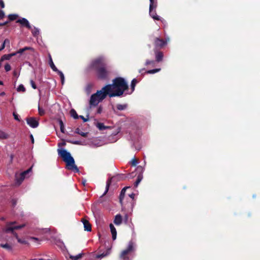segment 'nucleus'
Masks as SVG:
<instances>
[{"label":"nucleus","mask_w":260,"mask_h":260,"mask_svg":"<svg viewBox=\"0 0 260 260\" xmlns=\"http://www.w3.org/2000/svg\"><path fill=\"white\" fill-rule=\"evenodd\" d=\"M145 69H140L139 71V72L141 74H143L144 73V71Z\"/></svg>","instance_id":"obj_62"},{"label":"nucleus","mask_w":260,"mask_h":260,"mask_svg":"<svg viewBox=\"0 0 260 260\" xmlns=\"http://www.w3.org/2000/svg\"><path fill=\"white\" fill-rule=\"evenodd\" d=\"M30 85L31 86V87L34 89H37V87L35 84V83L34 82V81L32 80H31L30 81Z\"/></svg>","instance_id":"obj_48"},{"label":"nucleus","mask_w":260,"mask_h":260,"mask_svg":"<svg viewBox=\"0 0 260 260\" xmlns=\"http://www.w3.org/2000/svg\"><path fill=\"white\" fill-rule=\"evenodd\" d=\"M60 131L62 133H64L65 132V129H64V125L61 126L60 127Z\"/></svg>","instance_id":"obj_54"},{"label":"nucleus","mask_w":260,"mask_h":260,"mask_svg":"<svg viewBox=\"0 0 260 260\" xmlns=\"http://www.w3.org/2000/svg\"><path fill=\"white\" fill-rule=\"evenodd\" d=\"M125 178H126V177L124 175L121 174H117V175L113 176L112 177L109 178L107 181L106 189H105L104 193L103 194L102 196H105L107 193V192L108 191V190H109V186L113 180H123V179H124Z\"/></svg>","instance_id":"obj_7"},{"label":"nucleus","mask_w":260,"mask_h":260,"mask_svg":"<svg viewBox=\"0 0 260 260\" xmlns=\"http://www.w3.org/2000/svg\"><path fill=\"white\" fill-rule=\"evenodd\" d=\"M27 50L34 51V49L31 47H25L19 49L17 51L10 53L11 57L16 55L17 54H22L24 52Z\"/></svg>","instance_id":"obj_12"},{"label":"nucleus","mask_w":260,"mask_h":260,"mask_svg":"<svg viewBox=\"0 0 260 260\" xmlns=\"http://www.w3.org/2000/svg\"><path fill=\"white\" fill-rule=\"evenodd\" d=\"M49 64L50 65V68L53 71L57 72L59 71L54 65L50 55H49Z\"/></svg>","instance_id":"obj_22"},{"label":"nucleus","mask_w":260,"mask_h":260,"mask_svg":"<svg viewBox=\"0 0 260 260\" xmlns=\"http://www.w3.org/2000/svg\"><path fill=\"white\" fill-rule=\"evenodd\" d=\"M109 253H110L109 250H107L106 252H103L102 254H98L96 255V258L101 259V258L107 256L108 255H109Z\"/></svg>","instance_id":"obj_32"},{"label":"nucleus","mask_w":260,"mask_h":260,"mask_svg":"<svg viewBox=\"0 0 260 260\" xmlns=\"http://www.w3.org/2000/svg\"><path fill=\"white\" fill-rule=\"evenodd\" d=\"M103 111V107L102 106H100L97 109V113L101 114Z\"/></svg>","instance_id":"obj_50"},{"label":"nucleus","mask_w":260,"mask_h":260,"mask_svg":"<svg viewBox=\"0 0 260 260\" xmlns=\"http://www.w3.org/2000/svg\"><path fill=\"white\" fill-rule=\"evenodd\" d=\"M17 91L18 92H20V91L24 92L25 91V88L24 86H23V85L20 84L17 88Z\"/></svg>","instance_id":"obj_43"},{"label":"nucleus","mask_w":260,"mask_h":260,"mask_svg":"<svg viewBox=\"0 0 260 260\" xmlns=\"http://www.w3.org/2000/svg\"><path fill=\"white\" fill-rule=\"evenodd\" d=\"M82 256V254L79 253L76 255H71L70 258L73 260H78Z\"/></svg>","instance_id":"obj_41"},{"label":"nucleus","mask_w":260,"mask_h":260,"mask_svg":"<svg viewBox=\"0 0 260 260\" xmlns=\"http://www.w3.org/2000/svg\"><path fill=\"white\" fill-rule=\"evenodd\" d=\"M38 111L40 115L42 116L45 114V111L42 108H41L40 106L38 107Z\"/></svg>","instance_id":"obj_45"},{"label":"nucleus","mask_w":260,"mask_h":260,"mask_svg":"<svg viewBox=\"0 0 260 260\" xmlns=\"http://www.w3.org/2000/svg\"><path fill=\"white\" fill-rule=\"evenodd\" d=\"M142 178H143V176H142V175L141 174H139L138 176L137 180H136V181L134 183V186H135V187H137L138 186V185H139L140 182L141 181Z\"/></svg>","instance_id":"obj_30"},{"label":"nucleus","mask_w":260,"mask_h":260,"mask_svg":"<svg viewBox=\"0 0 260 260\" xmlns=\"http://www.w3.org/2000/svg\"><path fill=\"white\" fill-rule=\"evenodd\" d=\"M69 142L75 145H89L90 147L98 146L96 144L93 143V140L84 141L83 142L81 141H70Z\"/></svg>","instance_id":"obj_10"},{"label":"nucleus","mask_w":260,"mask_h":260,"mask_svg":"<svg viewBox=\"0 0 260 260\" xmlns=\"http://www.w3.org/2000/svg\"><path fill=\"white\" fill-rule=\"evenodd\" d=\"M129 188V187H128V186L125 187L121 190L120 196H119V202L121 203V204H122V200L124 199L125 191H126V189Z\"/></svg>","instance_id":"obj_23"},{"label":"nucleus","mask_w":260,"mask_h":260,"mask_svg":"<svg viewBox=\"0 0 260 260\" xmlns=\"http://www.w3.org/2000/svg\"><path fill=\"white\" fill-rule=\"evenodd\" d=\"M9 137V135L5 133L4 131L0 130V139H7Z\"/></svg>","instance_id":"obj_27"},{"label":"nucleus","mask_w":260,"mask_h":260,"mask_svg":"<svg viewBox=\"0 0 260 260\" xmlns=\"http://www.w3.org/2000/svg\"><path fill=\"white\" fill-rule=\"evenodd\" d=\"M8 23V21H7L6 22H4L3 23H0V26H4V25H5L6 24H7V23Z\"/></svg>","instance_id":"obj_61"},{"label":"nucleus","mask_w":260,"mask_h":260,"mask_svg":"<svg viewBox=\"0 0 260 260\" xmlns=\"http://www.w3.org/2000/svg\"><path fill=\"white\" fill-rule=\"evenodd\" d=\"M164 41H165V42H167V44L168 42L170 41V38L168 36H167V37H166L165 40H164Z\"/></svg>","instance_id":"obj_60"},{"label":"nucleus","mask_w":260,"mask_h":260,"mask_svg":"<svg viewBox=\"0 0 260 260\" xmlns=\"http://www.w3.org/2000/svg\"><path fill=\"white\" fill-rule=\"evenodd\" d=\"M32 167L24 172L21 173L20 174H16L15 175V184L16 185H20L26 177V175L31 172Z\"/></svg>","instance_id":"obj_8"},{"label":"nucleus","mask_w":260,"mask_h":260,"mask_svg":"<svg viewBox=\"0 0 260 260\" xmlns=\"http://www.w3.org/2000/svg\"><path fill=\"white\" fill-rule=\"evenodd\" d=\"M127 107L126 104H117L116 106L117 109L119 111H123L125 110Z\"/></svg>","instance_id":"obj_26"},{"label":"nucleus","mask_w":260,"mask_h":260,"mask_svg":"<svg viewBox=\"0 0 260 260\" xmlns=\"http://www.w3.org/2000/svg\"><path fill=\"white\" fill-rule=\"evenodd\" d=\"M11 56L10 54H5L1 58V61H4L5 60H10L11 58Z\"/></svg>","instance_id":"obj_38"},{"label":"nucleus","mask_w":260,"mask_h":260,"mask_svg":"<svg viewBox=\"0 0 260 260\" xmlns=\"http://www.w3.org/2000/svg\"><path fill=\"white\" fill-rule=\"evenodd\" d=\"M136 249V244L132 240L129 241L127 248L122 250L120 254V258L122 260H132L126 255L129 253L135 251Z\"/></svg>","instance_id":"obj_6"},{"label":"nucleus","mask_w":260,"mask_h":260,"mask_svg":"<svg viewBox=\"0 0 260 260\" xmlns=\"http://www.w3.org/2000/svg\"><path fill=\"white\" fill-rule=\"evenodd\" d=\"M5 47L4 46V45H2V46H1V47H0V51H1V50H2L3 49H4L5 48Z\"/></svg>","instance_id":"obj_63"},{"label":"nucleus","mask_w":260,"mask_h":260,"mask_svg":"<svg viewBox=\"0 0 260 260\" xmlns=\"http://www.w3.org/2000/svg\"><path fill=\"white\" fill-rule=\"evenodd\" d=\"M154 44L156 47L161 48L167 45V42L162 39L156 38L154 41Z\"/></svg>","instance_id":"obj_15"},{"label":"nucleus","mask_w":260,"mask_h":260,"mask_svg":"<svg viewBox=\"0 0 260 260\" xmlns=\"http://www.w3.org/2000/svg\"><path fill=\"white\" fill-rule=\"evenodd\" d=\"M160 71V69H155L152 70H150L146 71L145 73L147 74H153L156 73Z\"/></svg>","instance_id":"obj_34"},{"label":"nucleus","mask_w":260,"mask_h":260,"mask_svg":"<svg viewBox=\"0 0 260 260\" xmlns=\"http://www.w3.org/2000/svg\"><path fill=\"white\" fill-rule=\"evenodd\" d=\"M128 88L125 80L122 77H117L113 80L112 84L104 87L109 97L120 96Z\"/></svg>","instance_id":"obj_1"},{"label":"nucleus","mask_w":260,"mask_h":260,"mask_svg":"<svg viewBox=\"0 0 260 260\" xmlns=\"http://www.w3.org/2000/svg\"><path fill=\"white\" fill-rule=\"evenodd\" d=\"M122 216L120 214H117L114 218V223L117 225H119L122 223Z\"/></svg>","instance_id":"obj_19"},{"label":"nucleus","mask_w":260,"mask_h":260,"mask_svg":"<svg viewBox=\"0 0 260 260\" xmlns=\"http://www.w3.org/2000/svg\"><path fill=\"white\" fill-rule=\"evenodd\" d=\"M13 116H14V119H15L16 120H17V121H20V118H19V115H18L17 113H15V112H13Z\"/></svg>","instance_id":"obj_47"},{"label":"nucleus","mask_w":260,"mask_h":260,"mask_svg":"<svg viewBox=\"0 0 260 260\" xmlns=\"http://www.w3.org/2000/svg\"><path fill=\"white\" fill-rule=\"evenodd\" d=\"M58 155L62 158L66 163V168L78 173L79 170L75 165L74 158L71 156L70 153L64 149H58L57 150Z\"/></svg>","instance_id":"obj_2"},{"label":"nucleus","mask_w":260,"mask_h":260,"mask_svg":"<svg viewBox=\"0 0 260 260\" xmlns=\"http://www.w3.org/2000/svg\"><path fill=\"white\" fill-rule=\"evenodd\" d=\"M137 82V81L136 79H133L131 82V91L129 93H125V94H131L135 90L136 84Z\"/></svg>","instance_id":"obj_25"},{"label":"nucleus","mask_w":260,"mask_h":260,"mask_svg":"<svg viewBox=\"0 0 260 260\" xmlns=\"http://www.w3.org/2000/svg\"><path fill=\"white\" fill-rule=\"evenodd\" d=\"M57 73L59 75V76L60 77V79H61V84H62V85H63L64 83V79H65L64 75H63V73L60 71H58Z\"/></svg>","instance_id":"obj_35"},{"label":"nucleus","mask_w":260,"mask_h":260,"mask_svg":"<svg viewBox=\"0 0 260 260\" xmlns=\"http://www.w3.org/2000/svg\"><path fill=\"white\" fill-rule=\"evenodd\" d=\"M58 123H59V124L60 127L61 126H62V125H64L63 122V121H62V120H61V119H58Z\"/></svg>","instance_id":"obj_55"},{"label":"nucleus","mask_w":260,"mask_h":260,"mask_svg":"<svg viewBox=\"0 0 260 260\" xmlns=\"http://www.w3.org/2000/svg\"><path fill=\"white\" fill-rule=\"evenodd\" d=\"M17 22L19 23L21 25L25 26L29 29H31V26L30 25L29 21L25 18H22L17 20Z\"/></svg>","instance_id":"obj_13"},{"label":"nucleus","mask_w":260,"mask_h":260,"mask_svg":"<svg viewBox=\"0 0 260 260\" xmlns=\"http://www.w3.org/2000/svg\"><path fill=\"white\" fill-rule=\"evenodd\" d=\"M106 62V58L105 56H99L91 61L87 66V69L88 70H94L96 71L101 67L104 66Z\"/></svg>","instance_id":"obj_4"},{"label":"nucleus","mask_w":260,"mask_h":260,"mask_svg":"<svg viewBox=\"0 0 260 260\" xmlns=\"http://www.w3.org/2000/svg\"><path fill=\"white\" fill-rule=\"evenodd\" d=\"M110 231L112 234V239L115 240L117 237V232L115 228L112 223L110 224Z\"/></svg>","instance_id":"obj_17"},{"label":"nucleus","mask_w":260,"mask_h":260,"mask_svg":"<svg viewBox=\"0 0 260 260\" xmlns=\"http://www.w3.org/2000/svg\"><path fill=\"white\" fill-rule=\"evenodd\" d=\"M5 69L6 72H8L11 70V67L9 63H7L5 65Z\"/></svg>","instance_id":"obj_46"},{"label":"nucleus","mask_w":260,"mask_h":260,"mask_svg":"<svg viewBox=\"0 0 260 260\" xmlns=\"http://www.w3.org/2000/svg\"><path fill=\"white\" fill-rule=\"evenodd\" d=\"M17 202L16 200L13 199L12 200V204L13 206H15L16 205Z\"/></svg>","instance_id":"obj_57"},{"label":"nucleus","mask_w":260,"mask_h":260,"mask_svg":"<svg viewBox=\"0 0 260 260\" xmlns=\"http://www.w3.org/2000/svg\"><path fill=\"white\" fill-rule=\"evenodd\" d=\"M57 73L59 75V76L60 77V79H61V84H62V85H63L64 83V79H65L64 75H63V73L60 71H58Z\"/></svg>","instance_id":"obj_36"},{"label":"nucleus","mask_w":260,"mask_h":260,"mask_svg":"<svg viewBox=\"0 0 260 260\" xmlns=\"http://www.w3.org/2000/svg\"><path fill=\"white\" fill-rule=\"evenodd\" d=\"M75 132L76 133V134H79L81 136H82V137H86L87 135V133H84V132H82L80 131V128H77L76 129H75Z\"/></svg>","instance_id":"obj_33"},{"label":"nucleus","mask_w":260,"mask_h":260,"mask_svg":"<svg viewBox=\"0 0 260 260\" xmlns=\"http://www.w3.org/2000/svg\"><path fill=\"white\" fill-rule=\"evenodd\" d=\"M0 246L4 248H6V249H8V250H11L12 249L11 246L7 243L0 244Z\"/></svg>","instance_id":"obj_39"},{"label":"nucleus","mask_w":260,"mask_h":260,"mask_svg":"<svg viewBox=\"0 0 260 260\" xmlns=\"http://www.w3.org/2000/svg\"><path fill=\"white\" fill-rule=\"evenodd\" d=\"M20 75V71L17 70H15L13 71V76L16 77V78H18Z\"/></svg>","instance_id":"obj_44"},{"label":"nucleus","mask_w":260,"mask_h":260,"mask_svg":"<svg viewBox=\"0 0 260 260\" xmlns=\"http://www.w3.org/2000/svg\"><path fill=\"white\" fill-rule=\"evenodd\" d=\"M87 118H85L83 116L80 115L79 118L82 119L84 122H86L88 120V115H87Z\"/></svg>","instance_id":"obj_49"},{"label":"nucleus","mask_w":260,"mask_h":260,"mask_svg":"<svg viewBox=\"0 0 260 260\" xmlns=\"http://www.w3.org/2000/svg\"><path fill=\"white\" fill-rule=\"evenodd\" d=\"M5 95V92H2L0 93V96H4Z\"/></svg>","instance_id":"obj_64"},{"label":"nucleus","mask_w":260,"mask_h":260,"mask_svg":"<svg viewBox=\"0 0 260 260\" xmlns=\"http://www.w3.org/2000/svg\"><path fill=\"white\" fill-rule=\"evenodd\" d=\"M107 95L108 94L105 89H104V87L101 90H97L96 93L92 94L90 96L89 101L90 108L98 106Z\"/></svg>","instance_id":"obj_3"},{"label":"nucleus","mask_w":260,"mask_h":260,"mask_svg":"<svg viewBox=\"0 0 260 260\" xmlns=\"http://www.w3.org/2000/svg\"><path fill=\"white\" fill-rule=\"evenodd\" d=\"M14 222H11L8 225V226L3 231L2 233H0V241H8L7 236L6 235L9 233H11L13 234L14 230L17 229H20L25 226V224H21L17 226H14L13 224Z\"/></svg>","instance_id":"obj_5"},{"label":"nucleus","mask_w":260,"mask_h":260,"mask_svg":"<svg viewBox=\"0 0 260 260\" xmlns=\"http://www.w3.org/2000/svg\"><path fill=\"white\" fill-rule=\"evenodd\" d=\"M96 72V76L99 79L101 80H106L108 78L109 73L106 70L105 66L101 67Z\"/></svg>","instance_id":"obj_9"},{"label":"nucleus","mask_w":260,"mask_h":260,"mask_svg":"<svg viewBox=\"0 0 260 260\" xmlns=\"http://www.w3.org/2000/svg\"><path fill=\"white\" fill-rule=\"evenodd\" d=\"M164 57L163 53L160 51L155 52V58L157 62H160L162 60Z\"/></svg>","instance_id":"obj_20"},{"label":"nucleus","mask_w":260,"mask_h":260,"mask_svg":"<svg viewBox=\"0 0 260 260\" xmlns=\"http://www.w3.org/2000/svg\"><path fill=\"white\" fill-rule=\"evenodd\" d=\"M5 12L3 10H0V19H2L5 17Z\"/></svg>","instance_id":"obj_51"},{"label":"nucleus","mask_w":260,"mask_h":260,"mask_svg":"<svg viewBox=\"0 0 260 260\" xmlns=\"http://www.w3.org/2000/svg\"><path fill=\"white\" fill-rule=\"evenodd\" d=\"M138 164V161L135 158L133 159V160H132V164L133 165L136 166Z\"/></svg>","instance_id":"obj_53"},{"label":"nucleus","mask_w":260,"mask_h":260,"mask_svg":"<svg viewBox=\"0 0 260 260\" xmlns=\"http://www.w3.org/2000/svg\"><path fill=\"white\" fill-rule=\"evenodd\" d=\"M10 43V41L8 39H5L3 42V43L2 44V45H4V46L5 47V45L7 44H9Z\"/></svg>","instance_id":"obj_52"},{"label":"nucleus","mask_w":260,"mask_h":260,"mask_svg":"<svg viewBox=\"0 0 260 260\" xmlns=\"http://www.w3.org/2000/svg\"><path fill=\"white\" fill-rule=\"evenodd\" d=\"M13 235L15 236V237H16V238L17 239V241L19 243H22V244H25L26 243V241L24 240H21L20 239H19L18 237V235L16 233H13Z\"/></svg>","instance_id":"obj_42"},{"label":"nucleus","mask_w":260,"mask_h":260,"mask_svg":"<svg viewBox=\"0 0 260 260\" xmlns=\"http://www.w3.org/2000/svg\"><path fill=\"white\" fill-rule=\"evenodd\" d=\"M82 221L84 225V230L88 232L91 231V227L89 222L85 219H82Z\"/></svg>","instance_id":"obj_18"},{"label":"nucleus","mask_w":260,"mask_h":260,"mask_svg":"<svg viewBox=\"0 0 260 260\" xmlns=\"http://www.w3.org/2000/svg\"><path fill=\"white\" fill-rule=\"evenodd\" d=\"M155 61L153 60H147L145 62V66H148L149 64L152 65L153 67L155 66Z\"/></svg>","instance_id":"obj_40"},{"label":"nucleus","mask_w":260,"mask_h":260,"mask_svg":"<svg viewBox=\"0 0 260 260\" xmlns=\"http://www.w3.org/2000/svg\"><path fill=\"white\" fill-rule=\"evenodd\" d=\"M30 139H31V143H34V137H33L32 135L31 134L30 135Z\"/></svg>","instance_id":"obj_58"},{"label":"nucleus","mask_w":260,"mask_h":260,"mask_svg":"<svg viewBox=\"0 0 260 260\" xmlns=\"http://www.w3.org/2000/svg\"><path fill=\"white\" fill-rule=\"evenodd\" d=\"M70 114L71 116L75 119L79 118V116L78 115L76 111L73 109L71 110Z\"/></svg>","instance_id":"obj_28"},{"label":"nucleus","mask_w":260,"mask_h":260,"mask_svg":"<svg viewBox=\"0 0 260 260\" xmlns=\"http://www.w3.org/2000/svg\"><path fill=\"white\" fill-rule=\"evenodd\" d=\"M27 124L32 128H36L39 125V121L36 118L31 117L26 119Z\"/></svg>","instance_id":"obj_11"},{"label":"nucleus","mask_w":260,"mask_h":260,"mask_svg":"<svg viewBox=\"0 0 260 260\" xmlns=\"http://www.w3.org/2000/svg\"><path fill=\"white\" fill-rule=\"evenodd\" d=\"M30 29L31 30L32 36L35 38H38L40 32V29L34 26L33 29L31 28Z\"/></svg>","instance_id":"obj_21"},{"label":"nucleus","mask_w":260,"mask_h":260,"mask_svg":"<svg viewBox=\"0 0 260 260\" xmlns=\"http://www.w3.org/2000/svg\"><path fill=\"white\" fill-rule=\"evenodd\" d=\"M120 128L118 127L116 132L112 133V134L109 136V140L111 141V142H115L118 140V138L116 137V136L119 133H120Z\"/></svg>","instance_id":"obj_16"},{"label":"nucleus","mask_w":260,"mask_h":260,"mask_svg":"<svg viewBox=\"0 0 260 260\" xmlns=\"http://www.w3.org/2000/svg\"><path fill=\"white\" fill-rule=\"evenodd\" d=\"M129 197L131 198H132V199H134V197H135V194L134 193H132L129 194Z\"/></svg>","instance_id":"obj_59"},{"label":"nucleus","mask_w":260,"mask_h":260,"mask_svg":"<svg viewBox=\"0 0 260 260\" xmlns=\"http://www.w3.org/2000/svg\"><path fill=\"white\" fill-rule=\"evenodd\" d=\"M156 8H149V15L154 19L156 20H161V17L157 15L155 11Z\"/></svg>","instance_id":"obj_14"},{"label":"nucleus","mask_w":260,"mask_h":260,"mask_svg":"<svg viewBox=\"0 0 260 260\" xmlns=\"http://www.w3.org/2000/svg\"><path fill=\"white\" fill-rule=\"evenodd\" d=\"M0 6L1 8H4L5 7V4L2 0H0Z\"/></svg>","instance_id":"obj_56"},{"label":"nucleus","mask_w":260,"mask_h":260,"mask_svg":"<svg viewBox=\"0 0 260 260\" xmlns=\"http://www.w3.org/2000/svg\"><path fill=\"white\" fill-rule=\"evenodd\" d=\"M150 5L149 8H156L157 7V0H149Z\"/></svg>","instance_id":"obj_31"},{"label":"nucleus","mask_w":260,"mask_h":260,"mask_svg":"<svg viewBox=\"0 0 260 260\" xmlns=\"http://www.w3.org/2000/svg\"><path fill=\"white\" fill-rule=\"evenodd\" d=\"M56 245L59 248L63 251H65L67 250L66 247L64 244V243L61 241H58L57 242Z\"/></svg>","instance_id":"obj_24"},{"label":"nucleus","mask_w":260,"mask_h":260,"mask_svg":"<svg viewBox=\"0 0 260 260\" xmlns=\"http://www.w3.org/2000/svg\"><path fill=\"white\" fill-rule=\"evenodd\" d=\"M96 127L101 131H103V130H104L107 128H108V126H105V125L104 124V123H101V122H98L97 124H96Z\"/></svg>","instance_id":"obj_29"},{"label":"nucleus","mask_w":260,"mask_h":260,"mask_svg":"<svg viewBox=\"0 0 260 260\" xmlns=\"http://www.w3.org/2000/svg\"><path fill=\"white\" fill-rule=\"evenodd\" d=\"M18 17V15L14 14H9L8 15V18L10 21H13L15 20Z\"/></svg>","instance_id":"obj_37"}]
</instances>
